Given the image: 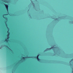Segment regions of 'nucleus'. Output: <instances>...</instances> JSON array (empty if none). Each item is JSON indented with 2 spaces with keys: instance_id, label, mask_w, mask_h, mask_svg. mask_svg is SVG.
I'll return each mask as SVG.
<instances>
[{
  "instance_id": "11",
  "label": "nucleus",
  "mask_w": 73,
  "mask_h": 73,
  "mask_svg": "<svg viewBox=\"0 0 73 73\" xmlns=\"http://www.w3.org/2000/svg\"><path fill=\"white\" fill-rule=\"evenodd\" d=\"M6 46L7 48H8V46Z\"/></svg>"
},
{
  "instance_id": "2",
  "label": "nucleus",
  "mask_w": 73,
  "mask_h": 73,
  "mask_svg": "<svg viewBox=\"0 0 73 73\" xmlns=\"http://www.w3.org/2000/svg\"><path fill=\"white\" fill-rule=\"evenodd\" d=\"M39 56V54L36 57H35V58H36L38 61H40V59H39L38 58V56Z\"/></svg>"
},
{
  "instance_id": "12",
  "label": "nucleus",
  "mask_w": 73,
  "mask_h": 73,
  "mask_svg": "<svg viewBox=\"0 0 73 73\" xmlns=\"http://www.w3.org/2000/svg\"><path fill=\"white\" fill-rule=\"evenodd\" d=\"M70 62H71V61H70Z\"/></svg>"
},
{
  "instance_id": "10",
  "label": "nucleus",
  "mask_w": 73,
  "mask_h": 73,
  "mask_svg": "<svg viewBox=\"0 0 73 73\" xmlns=\"http://www.w3.org/2000/svg\"><path fill=\"white\" fill-rule=\"evenodd\" d=\"M6 25H7V23H5Z\"/></svg>"
},
{
  "instance_id": "6",
  "label": "nucleus",
  "mask_w": 73,
  "mask_h": 73,
  "mask_svg": "<svg viewBox=\"0 0 73 73\" xmlns=\"http://www.w3.org/2000/svg\"><path fill=\"white\" fill-rule=\"evenodd\" d=\"M6 15H8V14H4L3 15V18H4V16H6Z\"/></svg>"
},
{
  "instance_id": "13",
  "label": "nucleus",
  "mask_w": 73,
  "mask_h": 73,
  "mask_svg": "<svg viewBox=\"0 0 73 73\" xmlns=\"http://www.w3.org/2000/svg\"><path fill=\"white\" fill-rule=\"evenodd\" d=\"M71 61H72V59L71 60Z\"/></svg>"
},
{
  "instance_id": "3",
  "label": "nucleus",
  "mask_w": 73,
  "mask_h": 73,
  "mask_svg": "<svg viewBox=\"0 0 73 73\" xmlns=\"http://www.w3.org/2000/svg\"><path fill=\"white\" fill-rule=\"evenodd\" d=\"M8 39H9V37H7V38L5 39V41H6V42H8Z\"/></svg>"
},
{
  "instance_id": "9",
  "label": "nucleus",
  "mask_w": 73,
  "mask_h": 73,
  "mask_svg": "<svg viewBox=\"0 0 73 73\" xmlns=\"http://www.w3.org/2000/svg\"><path fill=\"white\" fill-rule=\"evenodd\" d=\"M27 58H32V57H27Z\"/></svg>"
},
{
  "instance_id": "4",
  "label": "nucleus",
  "mask_w": 73,
  "mask_h": 73,
  "mask_svg": "<svg viewBox=\"0 0 73 73\" xmlns=\"http://www.w3.org/2000/svg\"><path fill=\"white\" fill-rule=\"evenodd\" d=\"M7 33H8V34L7 35V37H9V36L10 33L8 31L7 32Z\"/></svg>"
},
{
  "instance_id": "8",
  "label": "nucleus",
  "mask_w": 73,
  "mask_h": 73,
  "mask_svg": "<svg viewBox=\"0 0 73 73\" xmlns=\"http://www.w3.org/2000/svg\"><path fill=\"white\" fill-rule=\"evenodd\" d=\"M72 73H73V68H72Z\"/></svg>"
},
{
  "instance_id": "5",
  "label": "nucleus",
  "mask_w": 73,
  "mask_h": 73,
  "mask_svg": "<svg viewBox=\"0 0 73 73\" xmlns=\"http://www.w3.org/2000/svg\"><path fill=\"white\" fill-rule=\"evenodd\" d=\"M27 58V57H23V60H25L26 58Z\"/></svg>"
},
{
  "instance_id": "1",
  "label": "nucleus",
  "mask_w": 73,
  "mask_h": 73,
  "mask_svg": "<svg viewBox=\"0 0 73 73\" xmlns=\"http://www.w3.org/2000/svg\"><path fill=\"white\" fill-rule=\"evenodd\" d=\"M4 5L5 7L6 8L7 11H8V5L7 4H4Z\"/></svg>"
},
{
  "instance_id": "7",
  "label": "nucleus",
  "mask_w": 73,
  "mask_h": 73,
  "mask_svg": "<svg viewBox=\"0 0 73 73\" xmlns=\"http://www.w3.org/2000/svg\"><path fill=\"white\" fill-rule=\"evenodd\" d=\"M52 47H51V48H47L46 50H50V49H52Z\"/></svg>"
}]
</instances>
